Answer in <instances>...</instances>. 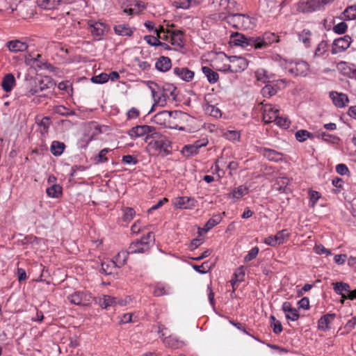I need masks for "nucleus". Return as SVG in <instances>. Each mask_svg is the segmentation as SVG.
Returning <instances> with one entry per match:
<instances>
[{"mask_svg":"<svg viewBox=\"0 0 356 356\" xmlns=\"http://www.w3.org/2000/svg\"><path fill=\"white\" fill-rule=\"evenodd\" d=\"M279 115V109L271 104H264L263 106V120L265 123H270Z\"/></svg>","mask_w":356,"mask_h":356,"instance_id":"obj_14","label":"nucleus"},{"mask_svg":"<svg viewBox=\"0 0 356 356\" xmlns=\"http://www.w3.org/2000/svg\"><path fill=\"white\" fill-rule=\"evenodd\" d=\"M309 205L314 208L316 206L317 201L321 197V194L315 191L310 190L309 192Z\"/></svg>","mask_w":356,"mask_h":356,"instance_id":"obj_45","label":"nucleus"},{"mask_svg":"<svg viewBox=\"0 0 356 356\" xmlns=\"http://www.w3.org/2000/svg\"><path fill=\"white\" fill-rule=\"evenodd\" d=\"M350 43L351 38L349 35H345L334 40L332 44V54H337L344 51L350 47Z\"/></svg>","mask_w":356,"mask_h":356,"instance_id":"obj_10","label":"nucleus"},{"mask_svg":"<svg viewBox=\"0 0 356 356\" xmlns=\"http://www.w3.org/2000/svg\"><path fill=\"white\" fill-rule=\"evenodd\" d=\"M130 254L127 251L120 252L112 261V265H115V267L120 268L124 266Z\"/></svg>","mask_w":356,"mask_h":356,"instance_id":"obj_28","label":"nucleus"},{"mask_svg":"<svg viewBox=\"0 0 356 356\" xmlns=\"http://www.w3.org/2000/svg\"><path fill=\"white\" fill-rule=\"evenodd\" d=\"M65 3L64 0H37L38 5L44 9H54Z\"/></svg>","mask_w":356,"mask_h":356,"instance_id":"obj_24","label":"nucleus"},{"mask_svg":"<svg viewBox=\"0 0 356 356\" xmlns=\"http://www.w3.org/2000/svg\"><path fill=\"white\" fill-rule=\"evenodd\" d=\"M149 249V245L148 241H145L144 240H136L134 242H132L127 250L128 253L129 254H136V253H143Z\"/></svg>","mask_w":356,"mask_h":356,"instance_id":"obj_15","label":"nucleus"},{"mask_svg":"<svg viewBox=\"0 0 356 356\" xmlns=\"http://www.w3.org/2000/svg\"><path fill=\"white\" fill-rule=\"evenodd\" d=\"M114 31L116 34L122 36H131L133 34L129 26L125 24L115 26Z\"/></svg>","mask_w":356,"mask_h":356,"instance_id":"obj_31","label":"nucleus"},{"mask_svg":"<svg viewBox=\"0 0 356 356\" xmlns=\"http://www.w3.org/2000/svg\"><path fill=\"white\" fill-rule=\"evenodd\" d=\"M163 343L165 346L172 348H178L179 345L180 343V342L177 339H175V337H172L171 336L164 338Z\"/></svg>","mask_w":356,"mask_h":356,"instance_id":"obj_44","label":"nucleus"},{"mask_svg":"<svg viewBox=\"0 0 356 356\" xmlns=\"http://www.w3.org/2000/svg\"><path fill=\"white\" fill-rule=\"evenodd\" d=\"M219 18L226 21L229 24L236 29H248L251 28L252 22L250 17L245 14L232 13L226 15L224 13L219 14Z\"/></svg>","mask_w":356,"mask_h":356,"instance_id":"obj_1","label":"nucleus"},{"mask_svg":"<svg viewBox=\"0 0 356 356\" xmlns=\"http://www.w3.org/2000/svg\"><path fill=\"white\" fill-rule=\"evenodd\" d=\"M311 33L309 31L304 30L299 34V40L302 41L306 46H309L310 43Z\"/></svg>","mask_w":356,"mask_h":356,"instance_id":"obj_49","label":"nucleus"},{"mask_svg":"<svg viewBox=\"0 0 356 356\" xmlns=\"http://www.w3.org/2000/svg\"><path fill=\"white\" fill-rule=\"evenodd\" d=\"M334 287V291L337 293L341 296L343 298H346V295L345 294V292L348 293V291H350V285L347 283H344L342 282H335L332 284Z\"/></svg>","mask_w":356,"mask_h":356,"instance_id":"obj_27","label":"nucleus"},{"mask_svg":"<svg viewBox=\"0 0 356 356\" xmlns=\"http://www.w3.org/2000/svg\"><path fill=\"white\" fill-rule=\"evenodd\" d=\"M90 296L81 291H76L67 297L69 301L76 305H88Z\"/></svg>","mask_w":356,"mask_h":356,"instance_id":"obj_16","label":"nucleus"},{"mask_svg":"<svg viewBox=\"0 0 356 356\" xmlns=\"http://www.w3.org/2000/svg\"><path fill=\"white\" fill-rule=\"evenodd\" d=\"M166 32L171 34L170 42L172 45H177L179 47H184V42L182 39V35H184L183 31H171L168 29Z\"/></svg>","mask_w":356,"mask_h":356,"instance_id":"obj_21","label":"nucleus"},{"mask_svg":"<svg viewBox=\"0 0 356 356\" xmlns=\"http://www.w3.org/2000/svg\"><path fill=\"white\" fill-rule=\"evenodd\" d=\"M279 89V87L276 84H266L262 88L261 92L264 97H270L275 95Z\"/></svg>","mask_w":356,"mask_h":356,"instance_id":"obj_30","label":"nucleus"},{"mask_svg":"<svg viewBox=\"0 0 356 356\" xmlns=\"http://www.w3.org/2000/svg\"><path fill=\"white\" fill-rule=\"evenodd\" d=\"M135 215V211L131 207H127L124 209L123 220L130 221Z\"/></svg>","mask_w":356,"mask_h":356,"instance_id":"obj_52","label":"nucleus"},{"mask_svg":"<svg viewBox=\"0 0 356 356\" xmlns=\"http://www.w3.org/2000/svg\"><path fill=\"white\" fill-rule=\"evenodd\" d=\"M277 240L278 241V243L282 244L283 243L285 240L288 239L290 234L287 231V229H282L280 232H278L276 234Z\"/></svg>","mask_w":356,"mask_h":356,"instance_id":"obj_47","label":"nucleus"},{"mask_svg":"<svg viewBox=\"0 0 356 356\" xmlns=\"http://www.w3.org/2000/svg\"><path fill=\"white\" fill-rule=\"evenodd\" d=\"M165 113H170V111H163L161 112H159L155 115V119L159 124H163L166 127H168L169 125H172L173 124L170 121V115H168V117H164Z\"/></svg>","mask_w":356,"mask_h":356,"instance_id":"obj_34","label":"nucleus"},{"mask_svg":"<svg viewBox=\"0 0 356 356\" xmlns=\"http://www.w3.org/2000/svg\"><path fill=\"white\" fill-rule=\"evenodd\" d=\"M88 26L92 37L97 40H101L103 35L108 31L106 26L99 22L89 20Z\"/></svg>","mask_w":356,"mask_h":356,"instance_id":"obj_9","label":"nucleus"},{"mask_svg":"<svg viewBox=\"0 0 356 356\" xmlns=\"http://www.w3.org/2000/svg\"><path fill=\"white\" fill-rule=\"evenodd\" d=\"M315 252L318 254H331V252L329 250L326 249L323 245H317L314 248Z\"/></svg>","mask_w":356,"mask_h":356,"instance_id":"obj_64","label":"nucleus"},{"mask_svg":"<svg viewBox=\"0 0 356 356\" xmlns=\"http://www.w3.org/2000/svg\"><path fill=\"white\" fill-rule=\"evenodd\" d=\"M259 253V248L257 247L253 248L248 254L245 257V261H250L254 258L257 257V254Z\"/></svg>","mask_w":356,"mask_h":356,"instance_id":"obj_55","label":"nucleus"},{"mask_svg":"<svg viewBox=\"0 0 356 356\" xmlns=\"http://www.w3.org/2000/svg\"><path fill=\"white\" fill-rule=\"evenodd\" d=\"M273 122H275L277 125L280 127L287 129L289 127L290 121L287 118H284L282 117L277 116L276 119H275Z\"/></svg>","mask_w":356,"mask_h":356,"instance_id":"obj_46","label":"nucleus"},{"mask_svg":"<svg viewBox=\"0 0 356 356\" xmlns=\"http://www.w3.org/2000/svg\"><path fill=\"white\" fill-rule=\"evenodd\" d=\"M264 243L270 246H275L279 245L278 241L277 240L276 235L270 236L264 239Z\"/></svg>","mask_w":356,"mask_h":356,"instance_id":"obj_63","label":"nucleus"},{"mask_svg":"<svg viewBox=\"0 0 356 356\" xmlns=\"http://www.w3.org/2000/svg\"><path fill=\"white\" fill-rule=\"evenodd\" d=\"M46 192L48 196L58 198L62 195V187L58 184H53L47 188Z\"/></svg>","mask_w":356,"mask_h":356,"instance_id":"obj_35","label":"nucleus"},{"mask_svg":"<svg viewBox=\"0 0 356 356\" xmlns=\"http://www.w3.org/2000/svg\"><path fill=\"white\" fill-rule=\"evenodd\" d=\"M262 154L264 157L267 158L269 161H280L282 160V154L274 149L264 148Z\"/></svg>","mask_w":356,"mask_h":356,"instance_id":"obj_26","label":"nucleus"},{"mask_svg":"<svg viewBox=\"0 0 356 356\" xmlns=\"http://www.w3.org/2000/svg\"><path fill=\"white\" fill-rule=\"evenodd\" d=\"M297 10L300 13H312L319 10L318 0H308L300 1L296 6Z\"/></svg>","mask_w":356,"mask_h":356,"instance_id":"obj_12","label":"nucleus"},{"mask_svg":"<svg viewBox=\"0 0 356 356\" xmlns=\"http://www.w3.org/2000/svg\"><path fill=\"white\" fill-rule=\"evenodd\" d=\"M343 18L346 20H351L356 19V9L353 8L352 6H348L343 13Z\"/></svg>","mask_w":356,"mask_h":356,"instance_id":"obj_41","label":"nucleus"},{"mask_svg":"<svg viewBox=\"0 0 356 356\" xmlns=\"http://www.w3.org/2000/svg\"><path fill=\"white\" fill-rule=\"evenodd\" d=\"M231 43L236 46H240L250 50L255 49L254 37H248L242 33L236 32L231 35Z\"/></svg>","mask_w":356,"mask_h":356,"instance_id":"obj_4","label":"nucleus"},{"mask_svg":"<svg viewBox=\"0 0 356 356\" xmlns=\"http://www.w3.org/2000/svg\"><path fill=\"white\" fill-rule=\"evenodd\" d=\"M248 193V188L244 186H240L233 191L232 196L234 198L239 199Z\"/></svg>","mask_w":356,"mask_h":356,"instance_id":"obj_43","label":"nucleus"},{"mask_svg":"<svg viewBox=\"0 0 356 356\" xmlns=\"http://www.w3.org/2000/svg\"><path fill=\"white\" fill-rule=\"evenodd\" d=\"M317 137L318 138H321L325 142H327L332 144L337 143L340 140L338 136L328 134L324 131L319 133Z\"/></svg>","mask_w":356,"mask_h":356,"instance_id":"obj_38","label":"nucleus"},{"mask_svg":"<svg viewBox=\"0 0 356 356\" xmlns=\"http://www.w3.org/2000/svg\"><path fill=\"white\" fill-rule=\"evenodd\" d=\"M122 162L126 164H136L138 160L132 155H125L122 157Z\"/></svg>","mask_w":356,"mask_h":356,"instance_id":"obj_61","label":"nucleus"},{"mask_svg":"<svg viewBox=\"0 0 356 356\" xmlns=\"http://www.w3.org/2000/svg\"><path fill=\"white\" fill-rule=\"evenodd\" d=\"M255 49H265L272 43L279 41L278 37L273 33H265L262 36L254 37Z\"/></svg>","mask_w":356,"mask_h":356,"instance_id":"obj_8","label":"nucleus"},{"mask_svg":"<svg viewBox=\"0 0 356 356\" xmlns=\"http://www.w3.org/2000/svg\"><path fill=\"white\" fill-rule=\"evenodd\" d=\"M171 60L166 56H161L155 64L156 70L160 72H167L171 68Z\"/></svg>","mask_w":356,"mask_h":356,"instance_id":"obj_25","label":"nucleus"},{"mask_svg":"<svg viewBox=\"0 0 356 356\" xmlns=\"http://www.w3.org/2000/svg\"><path fill=\"white\" fill-rule=\"evenodd\" d=\"M295 136L299 142H304L307 138H314L313 134L307 130L301 129L296 132Z\"/></svg>","mask_w":356,"mask_h":356,"instance_id":"obj_39","label":"nucleus"},{"mask_svg":"<svg viewBox=\"0 0 356 356\" xmlns=\"http://www.w3.org/2000/svg\"><path fill=\"white\" fill-rule=\"evenodd\" d=\"M327 43L326 41L323 40L318 44L317 48L316 49L315 55L316 56H321L327 51Z\"/></svg>","mask_w":356,"mask_h":356,"instance_id":"obj_50","label":"nucleus"},{"mask_svg":"<svg viewBox=\"0 0 356 356\" xmlns=\"http://www.w3.org/2000/svg\"><path fill=\"white\" fill-rule=\"evenodd\" d=\"M270 326L273 328V332L280 334L282 331V326L280 321H277L274 316H270Z\"/></svg>","mask_w":356,"mask_h":356,"instance_id":"obj_40","label":"nucleus"},{"mask_svg":"<svg viewBox=\"0 0 356 356\" xmlns=\"http://www.w3.org/2000/svg\"><path fill=\"white\" fill-rule=\"evenodd\" d=\"M336 171L338 174H339L341 175H344L347 174L348 172H349L348 167L345 164H343V163L338 164L336 166Z\"/></svg>","mask_w":356,"mask_h":356,"instance_id":"obj_62","label":"nucleus"},{"mask_svg":"<svg viewBox=\"0 0 356 356\" xmlns=\"http://www.w3.org/2000/svg\"><path fill=\"white\" fill-rule=\"evenodd\" d=\"M170 115V121L173 124L169 125L168 128L184 130V125L188 122L190 116L181 111H170V113H165L164 117Z\"/></svg>","mask_w":356,"mask_h":356,"instance_id":"obj_3","label":"nucleus"},{"mask_svg":"<svg viewBox=\"0 0 356 356\" xmlns=\"http://www.w3.org/2000/svg\"><path fill=\"white\" fill-rule=\"evenodd\" d=\"M335 314H327L323 316L318 322V327L321 330H327L330 328V324L335 318Z\"/></svg>","mask_w":356,"mask_h":356,"instance_id":"obj_23","label":"nucleus"},{"mask_svg":"<svg viewBox=\"0 0 356 356\" xmlns=\"http://www.w3.org/2000/svg\"><path fill=\"white\" fill-rule=\"evenodd\" d=\"M282 310L286 313V318L295 321L299 318V314L296 309L293 308L289 302H284L282 305Z\"/></svg>","mask_w":356,"mask_h":356,"instance_id":"obj_20","label":"nucleus"},{"mask_svg":"<svg viewBox=\"0 0 356 356\" xmlns=\"http://www.w3.org/2000/svg\"><path fill=\"white\" fill-rule=\"evenodd\" d=\"M276 184L279 186L277 188L279 191H284L285 188L289 184V179L286 177L278 178L276 181Z\"/></svg>","mask_w":356,"mask_h":356,"instance_id":"obj_56","label":"nucleus"},{"mask_svg":"<svg viewBox=\"0 0 356 356\" xmlns=\"http://www.w3.org/2000/svg\"><path fill=\"white\" fill-rule=\"evenodd\" d=\"M330 97L332 99L334 105L338 107H343L346 106L347 103L348 102V98L347 95L343 93L331 92Z\"/></svg>","mask_w":356,"mask_h":356,"instance_id":"obj_22","label":"nucleus"},{"mask_svg":"<svg viewBox=\"0 0 356 356\" xmlns=\"http://www.w3.org/2000/svg\"><path fill=\"white\" fill-rule=\"evenodd\" d=\"M230 64L228 66V70L232 72L237 73L245 70L248 65V60L242 56H231L229 57Z\"/></svg>","mask_w":356,"mask_h":356,"instance_id":"obj_7","label":"nucleus"},{"mask_svg":"<svg viewBox=\"0 0 356 356\" xmlns=\"http://www.w3.org/2000/svg\"><path fill=\"white\" fill-rule=\"evenodd\" d=\"M144 39L149 44L152 46H158V43L159 42V38L152 35H146Z\"/></svg>","mask_w":356,"mask_h":356,"instance_id":"obj_60","label":"nucleus"},{"mask_svg":"<svg viewBox=\"0 0 356 356\" xmlns=\"http://www.w3.org/2000/svg\"><path fill=\"white\" fill-rule=\"evenodd\" d=\"M213 3L218 5L221 10L227 11L229 6V0H213Z\"/></svg>","mask_w":356,"mask_h":356,"instance_id":"obj_57","label":"nucleus"},{"mask_svg":"<svg viewBox=\"0 0 356 356\" xmlns=\"http://www.w3.org/2000/svg\"><path fill=\"white\" fill-rule=\"evenodd\" d=\"M173 72L175 75L187 82L191 81L194 77V72L187 67H175Z\"/></svg>","mask_w":356,"mask_h":356,"instance_id":"obj_18","label":"nucleus"},{"mask_svg":"<svg viewBox=\"0 0 356 356\" xmlns=\"http://www.w3.org/2000/svg\"><path fill=\"white\" fill-rule=\"evenodd\" d=\"M234 278L239 282H242L244 280L245 271L243 267L238 268L234 274Z\"/></svg>","mask_w":356,"mask_h":356,"instance_id":"obj_59","label":"nucleus"},{"mask_svg":"<svg viewBox=\"0 0 356 356\" xmlns=\"http://www.w3.org/2000/svg\"><path fill=\"white\" fill-rule=\"evenodd\" d=\"M221 218L220 216H216L215 218H210L205 225V227L202 229L204 232H207L212 227L220 223Z\"/></svg>","mask_w":356,"mask_h":356,"instance_id":"obj_42","label":"nucleus"},{"mask_svg":"<svg viewBox=\"0 0 356 356\" xmlns=\"http://www.w3.org/2000/svg\"><path fill=\"white\" fill-rule=\"evenodd\" d=\"M145 141L148 143L149 147L155 150L168 152V147L170 146V141L156 130L152 134L147 135Z\"/></svg>","mask_w":356,"mask_h":356,"instance_id":"obj_2","label":"nucleus"},{"mask_svg":"<svg viewBox=\"0 0 356 356\" xmlns=\"http://www.w3.org/2000/svg\"><path fill=\"white\" fill-rule=\"evenodd\" d=\"M289 72L295 76H305L309 72V66L304 60L291 62L287 66Z\"/></svg>","mask_w":356,"mask_h":356,"instance_id":"obj_6","label":"nucleus"},{"mask_svg":"<svg viewBox=\"0 0 356 356\" xmlns=\"http://www.w3.org/2000/svg\"><path fill=\"white\" fill-rule=\"evenodd\" d=\"M54 85V83L50 79V78L46 76L44 79H40L38 83L35 82L34 88H31L26 95L29 97L32 95L41 96L42 95V92L51 89Z\"/></svg>","mask_w":356,"mask_h":356,"instance_id":"obj_5","label":"nucleus"},{"mask_svg":"<svg viewBox=\"0 0 356 356\" xmlns=\"http://www.w3.org/2000/svg\"><path fill=\"white\" fill-rule=\"evenodd\" d=\"M6 46L11 52L17 53L26 51L29 45L19 40H11L7 42Z\"/></svg>","mask_w":356,"mask_h":356,"instance_id":"obj_19","label":"nucleus"},{"mask_svg":"<svg viewBox=\"0 0 356 356\" xmlns=\"http://www.w3.org/2000/svg\"><path fill=\"white\" fill-rule=\"evenodd\" d=\"M15 82V79L14 76L12 74H8L3 79L1 83L2 88L5 92H10L11 91Z\"/></svg>","mask_w":356,"mask_h":356,"instance_id":"obj_29","label":"nucleus"},{"mask_svg":"<svg viewBox=\"0 0 356 356\" xmlns=\"http://www.w3.org/2000/svg\"><path fill=\"white\" fill-rule=\"evenodd\" d=\"M202 72L205 74L208 81L210 83H214L218 81L219 75L217 72L212 70L209 67L204 66L202 68Z\"/></svg>","mask_w":356,"mask_h":356,"instance_id":"obj_33","label":"nucleus"},{"mask_svg":"<svg viewBox=\"0 0 356 356\" xmlns=\"http://www.w3.org/2000/svg\"><path fill=\"white\" fill-rule=\"evenodd\" d=\"M65 149V144L59 141H54L51 145V152L54 156H60Z\"/></svg>","mask_w":356,"mask_h":356,"instance_id":"obj_36","label":"nucleus"},{"mask_svg":"<svg viewBox=\"0 0 356 356\" xmlns=\"http://www.w3.org/2000/svg\"><path fill=\"white\" fill-rule=\"evenodd\" d=\"M99 304L102 308L107 309L109 307L115 306L117 304V300L114 297L104 295L99 298Z\"/></svg>","mask_w":356,"mask_h":356,"instance_id":"obj_32","label":"nucleus"},{"mask_svg":"<svg viewBox=\"0 0 356 356\" xmlns=\"http://www.w3.org/2000/svg\"><path fill=\"white\" fill-rule=\"evenodd\" d=\"M101 266H102L101 272H102L105 274H107V275L111 274L112 268L115 267V265H112V261L108 264L102 262Z\"/></svg>","mask_w":356,"mask_h":356,"instance_id":"obj_53","label":"nucleus"},{"mask_svg":"<svg viewBox=\"0 0 356 356\" xmlns=\"http://www.w3.org/2000/svg\"><path fill=\"white\" fill-rule=\"evenodd\" d=\"M156 130L154 127L148 125H138L134 127L129 132L131 138H138L146 135L152 134Z\"/></svg>","mask_w":356,"mask_h":356,"instance_id":"obj_11","label":"nucleus"},{"mask_svg":"<svg viewBox=\"0 0 356 356\" xmlns=\"http://www.w3.org/2000/svg\"><path fill=\"white\" fill-rule=\"evenodd\" d=\"M204 111L206 114L214 118H218L221 115V112L218 108L209 104L204 106Z\"/></svg>","mask_w":356,"mask_h":356,"instance_id":"obj_37","label":"nucleus"},{"mask_svg":"<svg viewBox=\"0 0 356 356\" xmlns=\"http://www.w3.org/2000/svg\"><path fill=\"white\" fill-rule=\"evenodd\" d=\"M197 201L188 197H178L175 202V206L177 208L182 209H191L195 207Z\"/></svg>","mask_w":356,"mask_h":356,"instance_id":"obj_17","label":"nucleus"},{"mask_svg":"<svg viewBox=\"0 0 356 356\" xmlns=\"http://www.w3.org/2000/svg\"><path fill=\"white\" fill-rule=\"evenodd\" d=\"M197 152L198 149H197V146H194L193 144L190 145H186L183 148V152L187 156L196 154Z\"/></svg>","mask_w":356,"mask_h":356,"instance_id":"obj_51","label":"nucleus"},{"mask_svg":"<svg viewBox=\"0 0 356 356\" xmlns=\"http://www.w3.org/2000/svg\"><path fill=\"white\" fill-rule=\"evenodd\" d=\"M347 27V24L345 22H342L335 25L333 27V30L337 33L343 34L346 31Z\"/></svg>","mask_w":356,"mask_h":356,"instance_id":"obj_54","label":"nucleus"},{"mask_svg":"<svg viewBox=\"0 0 356 356\" xmlns=\"http://www.w3.org/2000/svg\"><path fill=\"white\" fill-rule=\"evenodd\" d=\"M140 115V111L136 108H131L127 113V119L137 118Z\"/></svg>","mask_w":356,"mask_h":356,"instance_id":"obj_58","label":"nucleus"},{"mask_svg":"<svg viewBox=\"0 0 356 356\" xmlns=\"http://www.w3.org/2000/svg\"><path fill=\"white\" fill-rule=\"evenodd\" d=\"M177 88L172 84H166L163 88L162 94L158 97V100H156V103H161V106H164L166 102V99L172 97L174 100L176 99V93Z\"/></svg>","mask_w":356,"mask_h":356,"instance_id":"obj_13","label":"nucleus"},{"mask_svg":"<svg viewBox=\"0 0 356 356\" xmlns=\"http://www.w3.org/2000/svg\"><path fill=\"white\" fill-rule=\"evenodd\" d=\"M108 80V76L106 73H102L98 76L92 77L91 81L95 83H104Z\"/></svg>","mask_w":356,"mask_h":356,"instance_id":"obj_48","label":"nucleus"}]
</instances>
